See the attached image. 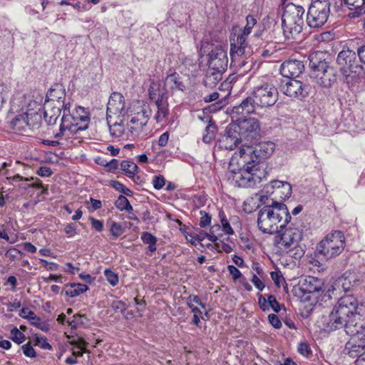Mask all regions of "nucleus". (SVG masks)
I'll return each mask as SVG.
<instances>
[{
  "label": "nucleus",
  "instance_id": "obj_3",
  "mask_svg": "<svg viewBox=\"0 0 365 365\" xmlns=\"http://www.w3.org/2000/svg\"><path fill=\"white\" fill-rule=\"evenodd\" d=\"M71 104L68 103L63 109V114L61 119L58 133L55 134V138H61L68 131L71 133H76L79 130H85L90 123L88 112L81 106L77 107L71 112Z\"/></svg>",
  "mask_w": 365,
  "mask_h": 365
},
{
  "label": "nucleus",
  "instance_id": "obj_19",
  "mask_svg": "<svg viewBox=\"0 0 365 365\" xmlns=\"http://www.w3.org/2000/svg\"><path fill=\"white\" fill-rule=\"evenodd\" d=\"M41 118V115L37 112H25L24 113L16 115L11 122L14 129L21 130L26 126L35 125Z\"/></svg>",
  "mask_w": 365,
  "mask_h": 365
},
{
  "label": "nucleus",
  "instance_id": "obj_41",
  "mask_svg": "<svg viewBox=\"0 0 365 365\" xmlns=\"http://www.w3.org/2000/svg\"><path fill=\"white\" fill-rule=\"evenodd\" d=\"M115 206L120 211L133 210L128 200L124 195H120L115 202Z\"/></svg>",
  "mask_w": 365,
  "mask_h": 365
},
{
  "label": "nucleus",
  "instance_id": "obj_61",
  "mask_svg": "<svg viewBox=\"0 0 365 365\" xmlns=\"http://www.w3.org/2000/svg\"><path fill=\"white\" fill-rule=\"evenodd\" d=\"M227 269L234 279H238L242 277L240 271L234 265H228Z\"/></svg>",
  "mask_w": 365,
  "mask_h": 365
},
{
  "label": "nucleus",
  "instance_id": "obj_54",
  "mask_svg": "<svg viewBox=\"0 0 365 365\" xmlns=\"http://www.w3.org/2000/svg\"><path fill=\"white\" fill-rule=\"evenodd\" d=\"M141 240L145 244H156V237L149 232H143L141 236Z\"/></svg>",
  "mask_w": 365,
  "mask_h": 365
},
{
  "label": "nucleus",
  "instance_id": "obj_63",
  "mask_svg": "<svg viewBox=\"0 0 365 365\" xmlns=\"http://www.w3.org/2000/svg\"><path fill=\"white\" fill-rule=\"evenodd\" d=\"M52 173L51 168L47 166H41L37 170V174L41 177H49Z\"/></svg>",
  "mask_w": 365,
  "mask_h": 365
},
{
  "label": "nucleus",
  "instance_id": "obj_27",
  "mask_svg": "<svg viewBox=\"0 0 365 365\" xmlns=\"http://www.w3.org/2000/svg\"><path fill=\"white\" fill-rule=\"evenodd\" d=\"M238 135L237 132H232L231 129H227L225 133L218 140L219 148L225 150H234L240 143Z\"/></svg>",
  "mask_w": 365,
  "mask_h": 365
},
{
  "label": "nucleus",
  "instance_id": "obj_52",
  "mask_svg": "<svg viewBox=\"0 0 365 365\" xmlns=\"http://www.w3.org/2000/svg\"><path fill=\"white\" fill-rule=\"evenodd\" d=\"M268 304L269 308L271 307L277 313L279 312L280 305L273 295L268 296Z\"/></svg>",
  "mask_w": 365,
  "mask_h": 365
},
{
  "label": "nucleus",
  "instance_id": "obj_32",
  "mask_svg": "<svg viewBox=\"0 0 365 365\" xmlns=\"http://www.w3.org/2000/svg\"><path fill=\"white\" fill-rule=\"evenodd\" d=\"M20 316L23 318L28 319L31 323L42 330L43 331H48L49 330L48 325L42 322L38 317H36L35 313L30 310L29 308H23L21 310Z\"/></svg>",
  "mask_w": 365,
  "mask_h": 365
},
{
  "label": "nucleus",
  "instance_id": "obj_25",
  "mask_svg": "<svg viewBox=\"0 0 365 365\" xmlns=\"http://www.w3.org/2000/svg\"><path fill=\"white\" fill-rule=\"evenodd\" d=\"M64 107L61 106V102L58 105L52 104L51 102L44 103L43 105V118L48 125H53L56 123L61 111L63 112Z\"/></svg>",
  "mask_w": 365,
  "mask_h": 365
},
{
  "label": "nucleus",
  "instance_id": "obj_48",
  "mask_svg": "<svg viewBox=\"0 0 365 365\" xmlns=\"http://www.w3.org/2000/svg\"><path fill=\"white\" fill-rule=\"evenodd\" d=\"M110 231L111 235L114 238H118L123 233V229L122 225L115 222H111L110 227Z\"/></svg>",
  "mask_w": 365,
  "mask_h": 365
},
{
  "label": "nucleus",
  "instance_id": "obj_53",
  "mask_svg": "<svg viewBox=\"0 0 365 365\" xmlns=\"http://www.w3.org/2000/svg\"><path fill=\"white\" fill-rule=\"evenodd\" d=\"M298 351L304 356L308 357L311 354L309 346L305 342H301L298 346Z\"/></svg>",
  "mask_w": 365,
  "mask_h": 365
},
{
  "label": "nucleus",
  "instance_id": "obj_12",
  "mask_svg": "<svg viewBox=\"0 0 365 365\" xmlns=\"http://www.w3.org/2000/svg\"><path fill=\"white\" fill-rule=\"evenodd\" d=\"M342 317L346 319H352L354 315L362 314L363 307H358V302L352 295L341 297L334 307Z\"/></svg>",
  "mask_w": 365,
  "mask_h": 365
},
{
  "label": "nucleus",
  "instance_id": "obj_23",
  "mask_svg": "<svg viewBox=\"0 0 365 365\" xmlns=\"http://www.w3.org/2000/svg\"><path fill=\"white\" fill-rule=\"evenodd\" d=\"M304 69L303 62L298 60H287L280 67L281 74L289 79H294L302 73Z\"/></svg>",
  "mask_w": 365,
  "mask_h": 365
},
{
  "label": "nucleus",
  "instance_id": "obj_40",
  "mask_svg": "<svg viewBox=\"0 0 365 365\" xmlns=\"http://www.w3.org/2000/svg\"><path fill=\"white\" fill-rule=\"evenodd\" d=\"M72 329L86 327L88 326L89 320L86 315L75 314L71 321H67Z\"/></svg>",
  "mask_w": 365,
  "mask_h": 365
},
{
  "label": "nucleus",
  "instance_id": "obj_59",
  "mask_svg": "<svg viewBox=\"0 0 365 365\" xmlns=\"http://www.w3.org/2000/svg\"><path fill=\"white\" fill-rule=\"evenodd\" d=\"M89 220H90V221L91 222L92 227L94 230H96L98 232H101L103 230V221H101L100 220L95 219L93 217H91L89 218Z\"/></svg>",
  "mask_w": 365,
  "mask_h": 365
},
{
  "label": "nucleus",
  "instance_id": "obj_39",
  "mask_svg": "<svg viewBox=\"0 0 365 365\" xmlns=\"http://www.w3.org/2000/svg\"><path fill=\"white\" fill-rule=\"evenodd\" d=\"M120 165L124 174L130 178H134L138 169L137 165L130 160H123L120 163Z\"/></svg>",
  "mask_w": 365,
  "mask_h": 365
},
{
  "label": "nucleus",
  "instance_id": "obj_35",
  "mask_svg": "<svg viewBox=\"0 0 365 365\" xmlns=\"http://www.w3.org/2000/svg\"><path fill=\"white\" fill-rule=\"evenodd\" d=\"M88 289L87 285L80 283H71L66 285L65 293L70 297H76Z\"/></svg>",
  "mask_w": 365,
  "mask_h": 365
},
{
  "label": "nucleus",
  "instance_id": "obj_16",
  "mask_svg": "<svg viewBox=\"0 0 365 365\" xmlns=\"http://www.w3.org/2000/svg\"><path fill=\"white\" fill-rule=\"evenodd\" d=\"M208 68L210 71H225L228 58L227 51L221 46L214 47L208 54Z\"/></svg>",
  "mask_w": 365,
  "mask_h": 365
},
{
  "label": "nucleus",
  "instance_id": "obj_21",
  "mask_svg": "<svg viewBox=\"0 0 365 365\" xmlns=\"http://www.w3.org/2000/svg\"><path fill=\"white\" fill-rule=\"evenodd\" d=\"M279 233L281 235V244L285 249L295 247L302 237V231L292 225L286 228L284 231L282 230V232Z\"/></svg>",
  "mask_w": 365,
  "mask_h": 365
},
{
  "label": "nucleus",
  "instance_id": "obj_14",
  "mask_svg": "<svg viewBox=\"0 0 365 365\" xmlns=\"http://www.w3.org/2000/svg\"><path fill=\"white\" fill-rule=\"evenodd\" d=\"M240 48V52L237 50V43H230L231 65L245 73L251 69L252 62L247 61V55L250 53L247 51L248 46L242 45Z\"/></svg>",
  "mask_w": 365,
  "mask_h": 365
},
{
  "label": "nucleus",
  "instance_id": "obj_13",
  "mask_svg": "<svg viewBox=\"0 0 365 365\" xmlns=\"http://www.w3.org/2000/svg\"><path fill=\"white\" fill-rule=\"evenodd\" d=\"M232 120L237 124L239 135L247 139H252L259 134L260 124L257 119L241 116L232 118Z\"/></svg>",
  "mask_w": 365,
  "mask_h": 365
},
{
  "label": "nucleus",
  "instance_id": "obj_26",
  "mask_svg": "<svg viewBox=\"0 0 365 365\" xmlns=\"http://www.w3.org/2000/svg\"><path fill=\"white\" fill-rule=\"evenodd\" d=\"M267 192L272 189V192L275 196H279L282 199L289 198L292 195V186L287 182L273 180L267 186Z\"/></svg>",
  "mask_w": 365,
  "mask_h": 365
},
{
  "label": "nucleus",
  "instance_id": "obj_17",
  "mask_svg": "<svg viewBox=\"0 0 365 365\" xmlns=\"http://www.w3.org/2000/svg\"><path fill=\"white\" fill-rule=\"evenodd\" d=\"M128 110L125 107L123 96L118 92L113 93L107 104L106 117H125Z\"/></svg>",
  "mask_w": 365,
  "mask_h": 365
},
{
  "label": "nucleus",
  "instance_id": "obj_5",
  "mask_svg": "<svg viewBox=\"0 0 365 365\" xmlns=\"http://www.w3.org/2000/svg\"><path fill=\"white\" fill-rule=\"evenodd\" d=\"M336 63L347 83L356 82L364 74V68L359 63L356 53L349 48L343 49L338 53Z\"/></svg>",
  "mask_w": 365,
  "mask_h": 365
},
{
  "label": "nucleus",
  "instance_id": "obj_18",
  "mask_svg": "<svg viewBox=\"0 0 365 365\" xmlns=\"http://www.w3.org/2000/svg\"><path fill=\"white\" fill-rule=\"evenodd\" d=\"M130 110V115L132 116V122L138 123L140 120H145V125L148 123V120L153 114V109L150 104L137 101L133 103Z\"/></svg>",
  "mask_w": 365,
  "mask_h": 365
},
{
  "label": "nucleus",
  "instance_id": "obj_43",
  "mask_svg": "<svg viewBox=\"0 0 365 365\" xmlns=\"http://www.w3.org/2000/svg\"><path fill=\"white\" fill-rule=\"evenodd\" d=\"M219 217L220 218L222 230L225 233L229 235H233L234 230L230 225V221L226 218L225 213L223 212H220Z\"/></svg>",
  "mask_w": 365,
  "mask_h": 365
},
{
  "label": "nucleus",
  "instance_id": "obj_9",
  "mask_svg": "<svg viewBox=\"0 0 365 365\" xmlns=\"http://www.w3.org/2000/svg\"><path fill=\"white\" fill-rule=\"evenodd\" d=\"M158 88V86L152 82L148 89L149 98L154 101L150 105L153 112L155 111L154 119L158 123H163L166 121L169 114V105L168 97L164 92L156 93L155 91Z\"/></svg>",
  "mask_w": 365,
  "mask_h": 365
},
{
  "label": "nucleus",
  "instance_id": "obj_4",
  "mask_svg": "<svg viewBox=\"0 0 365 365\" xmlns=\"http://www.w3.org/2000/svg\"><path fill=\"white\" fill-rule=\"evenodd\" d=\"M304 9L301 6L289 3L284 6L282 16L283 34L287 39H296L302 31Z\"/></svg>",
  "mask_w": 365,
  "mask_h": 365
},
{
  "label": "nucleus",
  "instance_id": "obj_29",
  "mask_svg": "<svg viewBox=\"0 0 365 365\" xmlns=\"http://www.w3.org/2000/svg\"><path fill=\"white\" fill-rule=\"evenodd\" d=\"M65 90L61 85H56L54 88H51L48 91L45 102H51L52 104L58 105L61 102V106L66 107V103H65Z\"/></svg>",
  "mask_w": 365,
  "mask_h": 365
},
{
  "label": "nucleus",
  "instance_id": "obj_64",
  "mask_svg": "<svg viewBox=\"0 0 365 365\" xmlns=\"http://www.w3.org/2000/svg\"><path fill=\"white\" fill-rule=\"evenodd\" d=\"M252 282L255 286L257 289L262 291L264 288V284L261 281V279L256 275L253 274L252 278Z\"/></svg>",
  "mask_w": 365,
  "mask_h": 365
},
{
  "label": "nucleus",
  "instance_id": "obj_33",
  "mask_svg": "<svg viewBox=\"0 0 365 365\" xmlns=\"http://www.w3.org/2000/svg\"><path fill=\"white\" fill-rule=\"evenodd\" d=\"M350 10H354L349 14L350 18H358L365 14V0H343Z\"/></svg>",
  "mask_w": 365,
  "mask_h": 365
},
{
  "label": "nucleus",
  "instance_id": "obj_58",
  "mask_svg": "<svg viewBox=\"0 0 365 365\" xmlns=\"http://www.w3.org/2000/svg\"><path fill=\"white\" fill-rule=\"evenodd\" d=\"M268 319L269 323L275 328L279 329L282 327L281 321L279 320L278 316L274 314H270L268 316Z\"/></svg>",
  "mask_w": 365,
  "mask_h": 365
},
{
  "label": "nucleus",
  "instance_id": "obj_51",
  "mask_svg": "<svg viewBox=\"0 0 365 365\" xmlns=\"http://www.w3.org/2000/svg\"><path fill=\"white\" fill-rule=\"evenodd\" d=\"M153 185L155 189L160 190L165 185V180L161 175L155 176L153 179Z\"/></svg>",
  "mask_w": 365,
  "mask_h": 365
},
{
  "label": "nucleus",
  "instance_id": "obj_62",
  "mask_svg": "<svg viewBox=\"0 0 365 365\" xmlns=\"http://www.w3.org/2000/svg\"><path fill=\"white\" fill-rule=\"evenodd\" d=\"M219 229H220L219 225L212 226L210 228V233H206V237L208 239L209 241H210L212 242H217L218 238L216 235H214V232L215 230H219Z\"/></svg>",
  "mask_w": 365,
  "mask_h": 365
},
{
  "label": "nucleus",
  "instance_id": "obj_11",
  "mask_svg": "<svg viewBox=\"0 0 365 365\" xmlns=\"http://www.w3.org/2000/svg\"><path fill=\"white\" fill-rule=\"evenodd\" d=\"M322 287L323 282L321 279L314 277L307 276L298 286L294 287L292 292L301 300L309 301L311 299V295L318 298L319 293L322 290Z\"/></svg>",
  "mask_w": 365,
  "mask_h": 365
},
{
  "label": "nucleus",
  "instance_id": "obj_42",
  "mask_svg": "<svg viewBox=\"0 0 365 365\" xmlns=\"http://www.w3.org/2000/svg\"><path fill=\"white\" fill-rule=\"evenodd\" d=\"M143 126H145V120H140V122L136 123V125H130V124L128 123L127 129H128V135L127 137L134 138L137 136Z\"/></svg>",
  "mask_w": 365,
  "mask_h": 365
},
{
  "label": "nucleus",
  "instance_id": "obj_30",
  "mask_svg": "<svg viewBox=\"0 0 365 365\" xmlns=\"http://www.w3.org/2000/svg\"><path fill=\"white\" fill-rule=\"evenodd\" d=\"M351 339L346 344L345 351L354 358L365 353V341H359L356 336H351Z\"/></svg>",
  "mask_w": 365,
  "mask_h": 365
},
{
  "label": "nucleus",
  "instance_id": "obj_20",
  "mask_svg": "<svg viewBox=\"0 0 365 365\" xmlns=\"http://www.w3.org/2000/svg\"><path fill=\"white\" fill-rule=\"evenodd\" d=\"M247 24L243 29L240 30L238 34H235L232 37L230 38V43H237V50L240 52V47L242 45L248 46L247 38L251 34L253 27L257 24V19L251 15H249L246 18Z\"/></svg>",
  "mask_w": 365,
  "mask_h": 365
},
{
  "label": "nucleus",
  "instance_id": "obj_47",
  "mask_svg": "<svg viewBox=\"0 0 365 365\" xmlns=\"http://www.w3.org/2000/svg\"><path fill=\"white\" fill-rule=\"evenodd\" d=\"M104 275L110 285L115 286L118 283V276L112 270L106 269L104 271Z\"/></svg>",
  "mask_w": 365,
  "mask_h": 365
},
{
  "label": "nucleus",
  "instance_id": "obj_28",
  "mask_svg": "<svg viewBox=\"0 0 365 365\" xmlns=\"http://www.w3.org/2000/svg\"><path fill=\"white\" fill-rule=\"evenodd\" d=\"M351 319H346L342 317L339 313L333 308L329 316L328 322H327V327L331 331L344 327L346 332V327Z\"/></svg>",
  "mask_w": 365,
  "mask_h": 365
},
{
  "label": "nucleus",
  "instance_id": "obj_46",
  "mask_svg": "<svg viewBox=\"0 0 365 365\" xmlns=\"http://www.w3.org/2000/svg\"><path fill=\"white\" fill-rule=\"evenodd\" d=\"M110 185L113 188H115L116 190L122 192L123 194H124L126 196H131L133 195V192L130 190H129L128 188L125 187L122 183H120L118 181H115V180L110 181Z\"/></svg>",
  "mask_w": 365,
  "mask_h": 365
},
{
  "label": "nucleus",
  "instance_id": "obj_34",
  "mask_svg": "<svg viewBox=\"0 0 365 365\" xmlns=\"http://www.w3.org/2000/svg\"><path fill=\"white\" fill-rule=\"evenodd\" d=\"M359 279L354 272H345L339 278L338 282L341 284L345 291H348L357 284Z\"/></svg>",
  "mask_w": 365,
  "mask_h": 365
},
{
  "label": "nucleus",
  "instance_id": "obj_55",
  "mask_svg": "<svg viewBox=\"0 0 365 365\" xmlns=\"http://www.w3.org/2000/svg\"><path fill=\"white\" fill-rule=\"evenodd\" d=\"M71 344L74 346L73 348H76L78 349H85L86 346L88 345V343L81 337L73 339L71 341Z\"/></svg>",
  "mask_w": 365,
  "mask_h": 365
},
{
  "label": "nucleus",
  "instance_id": "obj_22",
  "mask_svg": "<svg viewBox=\"0 0 365 365\" xmlns=\"http://www.w3.org/2000/svg\"><path fill=\"white\" fill-rule=\"evenodd\" d=\"M362 314L354 315V319L349 322L346 327V334L350 336H356L359 341H365V319Z\"/></svg>",
  "mask_w": 365,
  "mask_h": 365
},
{
  "label": "nucleus",
  "instance_id": "obj_6",
  "mask_svg": "<svg viewBox=\"0 0 365 365\" xmlns=\"http://www.w3.org/2000/svg\"><path fill=\"white\" fill-rule=\"evenodd\" d=\"M324 53L320 51L312 53L309 57V67L312 69L311 76L315 82L324 88H329L335 81L332 68L323 58Z\"/></svg>",
  "mask_w": 365,
  "mask_h": 365
},
{
  "label": "nucleus",
  "instance_id": "obj_36",
  "mask_svg": "<svg viewBox=\"0 0 365 365\" xmlns=\"http://www.w3.org/2000/svg\"><path fill=\"white\" fill-rule=\"evenodd\" d=\"M165 85L172 90L183 91L185 89V85L180 80L179 74L175 72L167 76Z\"/></svg>",
  "mask_w": 365,
  "mask_h": 365
},
{
  "label": "nucleus",
  "instance_id": "obj_37",
  "mask_svg": "<svg viewBox=\"0 0 365 365\" xmlns=\"http://www.w3.org/2000/svg\"><path fill=\"white\" fill-rule=\"evenodd\" d=\"M224 72L225 71H217L212 69L210 71V68H208V71L205 78V86L209 87L215 86L217 83L222 80V76Z\"/></svg>",
  "mask_w": 365,
  "mask_h": 365
},
{
  "label": "nucleus",
  "instance_id": "obj_44",
  "mask_svg": "<svg viewBox=\"0 0 365 365\" xmlns=\"http://www.w3.org/2000/svg\"><path fill=\"white\" fill-rule=\"evenodd\" d=\"M34 344L36 346H38L40 348L46 350H51V345L47 341V339L45 336L35 335Z\"/></svg>",
  "mask_w": 365,
  "mask_h": 365
},
{
  "label": "nucleus",
  "instance_id": "obj_57",
  "mask_svg": "<svg viewBox=\"0 0 365 365\" xmlns=\"http://www.w3.org/2000/svg\"><path fill=\"white\" fill-rule=\"evenodd\" d=\"M64 232L68 237H72L77 233L76 227L72 223L65 225Z\"/></svg>",
  "mask_w": 365,
  "mask_h": 365
},
{
  "label": "nucleus",
  "instance_id": "obj_8",
  "mask_svg": "<svg viewBox=\"0 0 365 365\" xmlns=\"http://www.w3.org/2000/svg\"><path fill=\"white\" fill-rule=\"evenodd\" d=\"M329 0H312L307 14V24L311 29H320L330 16Z\"/></svg>",
  "mask_w": 365,
  "mask_h": 365
},
{
  "label": "nucleus",
  "instance_id": "obj_56",
  "mask_svg": "<svg viewBox=\"0 0 365 365\" xmlns=\"http://www.w3.org/2000/svg\"><path fill=\"white\" fill-rule=\"evenodd\" d=\"M111 307L114 311L120 310L121 313H124V312L127 309L126 304L122 301H113L111 304Z\"/></svg>",
  "mask_w": 365,
  "mask_h": 365
},
{
  "label": "nucleus",
  "instance_id": "obj_2",
  "mask_svg": "<svg viewBox=\"0 0 365 365\" xmlns=\"http://www.w3.org/2000/svg\"><path fill=\"white\" fill-rule=\"evenodd\" d=\"M291 215L285 204L273 201L258 212L257 225L264 233L281 232L291 220Z\"/></svg>",
  "mask_w": 365,
  "mask_h": 365
},
{
  "label": "nucleus",
  "instance_id": "obj_45",
  "mask_svg": "<svg viewBox=\"0 0 365 365\" xmlns=\"http://www.w3.org/2000/svg\"><path fill=\"white\" fill-rule=\"evenodd\" d=\"M11 339L18 344L23 343L26 339L25 335L21 331H20L16 327H14L11 330Z\"/></svg>",
  "mask_w": 365,
  "mask_h": 365
},
{
  "label": "nucleus",
  "instance_id": "obj_24",
  "mask_svg": "<svg viewBox=\"0 0 365 365\" xmlns=\"http://www.w3.org/2000/svg\"><path fill=\"white\" fill-rule=\"evenodd\" d=\"M257 107L255 97L252 94L244 99L242 103L232 108L231 111V118L245 116V114H250L255 112V108Z\"/></svg>",
  "mask_w": 365,
  "mask_h": 365
},
{
  "label": "nucleus",
  "instance_id": "obj_1",
  "mask_svg": "<svg viewBox=\"0 0 365 365\" xmlns=\"http://www.w3.org/2000/svg\"><path fill=\"white\" fill-rule=\"evenodd\" d=\"M275 145L264 141L254 145H242L232 155L229 164L227 178L238 187H252L260 182L259 163L272 155Z\"/></svg>",
  "mask_w": 365,
  "mask_h": 365
},
{
  "label": "nucleus",
  "instance_id": "obj_10",
  "mask_svg": "<svg viewBox=\"0 0 365 365\" xmlns=\"http://www.w3.org/2000/svg\"><path fill=\"white\" fill-rule=\"evenodd\" d=\"M257 107L270 108L278 101V91L270 83H263L254 87L252 92Z\"/></svg>",
  "mask_w": 365,
  "mask_h": 365
},
{
  "label": "nucleus",
  "instance_id": "obj_38",
  "mask_svg": "<svg viewBox=\"0 0 365 365\" xmlns=\"http://www.w3.org/2000/svg\"><path fill=\"white\" fill-rule=\"evenodd\" d=\"M186 304L187 307L191 309L192 312L194 314H201L202 312L197 307V305L200 306L202 309H205V305L203 304L200 299V298L197 295H190L186 299Z\"/></svg>",
  "mask_w": 365,
  "mask_h": 365
},
{
  "label": "nucleus",
  "instance_id": "obj_60",
  "mask_svg": "<svg viewBox=\"0 0 365 365\" xmlns=\"http://www.w3.org/2000/svg\"><path fill=\"white\" fill-rule=\"evenodd\" d=\"M41 106L40 103H38L36 101H31L28 104V108L26 112H37L38 114V112L41 110Z\"/></svg>",
  "mask_w": 365,
  "mask_h": 365
},
{
  "label": "nucleus",
  "instance_id": "obj_15",
  "mask_svg": "<svg viewBox=\"0 0 365 365\" xmlns=\"http://www.w3.org/2000/svg\"><path fill=\"white\" fill-rule=\"evenodd\" d=\"M309 88L308 83L295 78L288 80L282 86V91L286 96L299 100H302L308 96Z\"/></svg>",
  "mask_w": 365,
  "mask_h": 365
},
{
  "label": "nucleus",
  "instance_id": "obj_49",
  "mask_svg": "<svg viewBox=\"0 0 365 365\" xmlns=\"http://www.w3.org/2000/svg\"><path fill=\"white\" fill-rule=\"evenodd\" d=\"M200 220L199 225L200 227H206L210 225L211 216L204 210L200 211Z\"/></svg>",
  "mask_w": 365,
  "mask_h": 365
},
{
  "label": "nucleus",
  "instance_id": "obj_7",
  "mask_svg": "<svg viewBox=\"0 0 365 365\" xmlns=\"http://www.w3.org/2000/svg\"><path fill=\"white\" fill-rule=\"evenodd\" d=\"M345 248V237L340 230L327 234L317 246V250L325 259H331L339 255Z\"/></svg>",
  "mask_w": 365,
  "mask_h": 365
},
{
  "label": "nucleus",
  "instance_id": "obj_31",
  "mask_svg": "<svg viewBox=\"0 0 365 365\" xmlns=\"http://www.w3.org/2000/svg\"><path fill=\"white\" fill-rule=\"evenodd\" d=\"M124 119L125 117H121L119 118L118 117H106L109 131L113 137L119 138L124 133Z\"/></svg>",
  "mask_w": 365,
  "mask_h": 365
},
{
  "label": "nucleus",
  "instance_id": "obj_50",
  "mask_svg": "<svg viewBox=\"0 0 365 365\" xmlns=\"http://www.w3.org/2000/svg\"><path fill=\"white\" fill-rule=\"evenodd\" d=\"M21 349L23 351L24 354L29 358H34L36 356V351L30 343H27L24 344L21 346Z\"/></svg>",
  "mask_w": 365,
  "mask_h": 365
}]
</instances>
